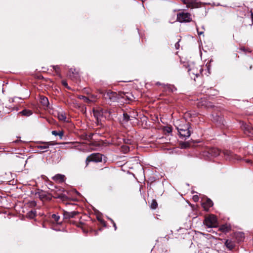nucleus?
Listing matches in <instances>:
<instances>
[{
	"label": "nucleus",
	"mask_w": 253,
	"mask_h": 253,
	"mask_svg": "<svg viewBox=\"0 0 253 253\" xmlns=\"http://www.w3.org/2000/svg\"><path fill=\"white\" fill-rule=\"evenodd\" d=\"M204 223L209 228L215 227L217 225V220L215 215L211 214L206 217Z\"/></svg>",
	"instance_id": "4"
},
{
	"label": "nucleus",
	"mask_w": 253,
	"mask_h": 253,
	"mask_svg": "<svg viewBox=\"0 0 253 253\" xmlns=\"http://www.w3.org/2000/svg\"><path fill=\"white\" fill-rule=\"evenodd\" d=\"M175 47L177 49V48H178V47L179 46L178 43V42H177V43L175 44Z\"/></svg>",
	"instance_id": "45"
},
{
	"label": "nucleus",
	"mask_w": 253,
	"mask_h": 253,
	"mask_svg": "<svg viewBox=\"0 0 253 253\" xmlns=\"http://www.w3.org/2000/svg\"><path fill=\"white\" fill-rule=\"evenodd\" d=\"M220 229L223 232H228V231L230 230V227L229 226L227 225L226 224L222 225L220 227Z\"/></svg>",
	"instance_id": "29"
},
{
	"label": "nucleus",
	"mask_w": 253,
	"mask_h": 253,
	"mask_svg": "<svg viewBox=\"0 0 253 253\" xmlns=\"http://www.w3.org/2000/svg\"><path fill=\"white\" fill-rule=\"evenodd\" d=\"M55 143L52 142H42V144L39 145L38 148L40 149H47L49 148V145H53Z\"/></svg>",
	"instance_id": "14"
},
{
	"label": "nucleus",
	"mask_w": 253,
	"mask_h": 253,
	"mask_svg": "<svg viewBox=\"0 0 253 253\" xmlns=\"http://www.w3.org/2000/svg\"><path fill=\"white\" fill-rule=\"evenodd\" d=\"M89 98L90 99V103L94 102L96 99V96L95 95H91Z\"/></svg>",
	"instance_id": "35"
},
{
	"label": "nucleus",
	"mask_w": 253,
	"mask_h": 253,
	"mask_svg": "<svg viewBox=\"0 0 253 253\" xmlns=\"http://www.w3.org/2000/svg\"><path fill=\"white\" fill-rule=\"evenodd\" d=\"M158 206V204L157 201L155 200H153L152 202L151 205V208L152 209H156Z\"/></svg>",
	"instance_id": "32"
},
{
	"label": "nucleus",
	"mask_w": 253,
	"mask_h": 253,
	"mask_svg": "<svg viewBox=\"0 0 253 253\" xmlns=\"http://www.w3.org/2000/svg\"><path fill=\"white\" fill-rule=\"evenodd\" d=\"M129 115H130L131 118H136L138 116L137 113L134 111L130 112Z\"/></svg>",
	"instance_id": "33"
},
{
	"label": "nucleus",
	"mask_w": 253,
	"mask_h": 253,
	"mask_svg": "<svg viewBox=\"0 0 253 253\" xmlns=\"http://www.w3.org/2000/svg\"><path fill=\"white\" fill-rule=\"evenodd\" d=\"M202 156L206 160H210L211 159V156L210 154V149L205 150L202 152Z\"/></svg>",
	"instance_id": "20"
},
{
	"label": "nucleus",
	"mask_w": 253,
	"mask_h": 253,
	"mask_svg": "<svg viewBox=\"0 0 253 253\" xmlns=\"http://www.w3.org/2000/svg\"><path fill=\"white\" fill-rule=\"evenodd\" d=\"M202 28L203 29V30H205L204 26L202 27Z\"/></svg>",
	"instance_id": "49"
},
{
	"label": "nucleus",
	"mask_w": 253,
	"mask_h": 253,
	"mask_svg": "<svg viewBox=\"0 0 253 253\" xmlns=\"http://www.w3.org/2000/svg\"><path fill=\"white\" fill-rule=\"evenodd\" d=\"M120 97L128 101H132L134 99L133 95L128 92L121 93Z\"/></svg>",
	"instance_id": "10"
},
{
	"label": "nucleus",
	"mask_w": 253,
	"mask_h": 253,
	"mask_svg": "<svg viewBox=\"0 0 253 253\" xmlns=\"http://www.w3.org/2000/svg\"><path fill=\"white\" fill-rule=\"evenodd\" d=\"M51 218L54 220V221L58 224L59 222V220L60 219V216L57 215V214H52L51 215Z\"/></svg>",
	"instance_id": "31"
},
{
	"label": "nucleus",
	"mask_w": 253,
	"mask_h": 253,
	"mask_svg": "<svg viewBox=\"0 0 253 253\" xmlns=\"http://www.w3.org/2000/svg\"><path fill=\"white\" fill-rule=\"evenodd\" d=\"M51 133L52 135H54L55 136H59L61 139L62 138V136L64 135V132L63 131L57 132V131L53 130L51 132Z\"/></svg>",
	"instance_id": "27"
},
{
	"label": "nucleus",
	"mask_w": 253,
	"mask_h": 253,
	"mask_svg": "<svg viewBox=\"0 0 253 253\" xmlns=\"http://www.w3.org/2000/svg\"><path fill=\"white\" fill-rule=\"evenodd\" d=\"M183 3L187 5V7H195V1L194 0H181Z\"/></svg>",
	"instance_id": "16"
},
{
	"label": "nucleus",
	"mask_w": 253,
	"mask_h": 253,
	"mask_svg": "<svg viewBox=\"0 0 253 253\" xmlns=\"http://www.w3.org/2000/svg\"><path fill=\"white\" fill-rule=\"evenodd\" d=\"M93 113L94 116L96 118L97 120L99 119V118L102 115V113L98 110H93Z\"/></svg>",
	"instance_id": "28"
},
{
	"label": "nucleus",
	"mask_w": 253,
	"mask_h": 253,
	"mask_svg": "<svg viewBox=\"0 0 253 253\" xmlns=\"http://www.w3.org/2000/svg\"><path fill=\"white\" fill-rule=\"evenodd\" d=\"M225 245L229 250H232L235 247L234 242L230 240H227L225 243Z\"/></svg>",
	"instance_id": "17"
},
{
	"label": "nucleus",
	"mask_w": 253,
	"mask_h": 253,
	"mask_svg": "<svg viewBox=\"0 0 253 253\" xmlns=\"http://www.w3.org/2000/svg\"><path fill=\"white\" fill-rule=\"evenodd\" d=\"M98 220L100 221L101 224H102L103 225L105 226V222L104 220L98 219Z\"/></svg>",
	"instance_id": "41"
},
{
	"label": "nucleus",
	"mask_w": 253,
	"mask_h": 253,
	"mask_svg": "<svg viewBox=\"0 0 253 253\" xmlns=\"http://www.w3.org/2000/svg\"><path fill=\"white\" fill-rule=\"evenodd\" d=\"M193 198L195 201H197L198 200V196L195 195L193 196Z\"/></svg>",
	"instance_id": "40"
},
{
	"label": "nucleus",
	"mask_w": 253,
	"mask_h": 253,
	"mask_svg": "<svg viewBox=\"0 0 253 253\" xmlns=\"http://www.w3.org/2000/svg\"><path fill=\"white\" fill-rule=\"evenodd\" d=\"M197 32H198V34L199 35H202V34H204V31L200 32V31H199V29H198V28H197Z\"/></svg>",
	"instance_id": "39"
},
{
	"label": "nucleus",
	"mask_w": 253,
	"mask_h": 253,
	"mask_svg": "<svg viewBox=\"0 0 253 253\" xmlns=\"http://www.w3.org/2000/svg\"><path fill=\"white\" fill-rule=\"evenodd\" d=\"M179 122H176L175 127L179 133L180 137L185 139L188 138L191 134V131L190 130V126L189 123L186 122L182 124H178Z\"/></svg>",
	"instance_id": "1"
},
{
	"label": "nucleus",
	"mask_w": 253,
	"mask_h": 253,
	"mask_svg": "<svg viewBox=\"0 0 253 253\" xmlns=\"http://www.w3.org/2000/svg\"><path fill=\"white\" fill-rule=\"evenodd\" d=\"M72 73V74H73V75H77L78 74H77V72L76 71V70L75 69H71L69 71V75L71 77V73Z\"/></svg>",
	"instance_id": "34"
},
{
	"label": "nucleus",
	"mask_w": 253,
	"mask_h": 253,
	"mask_svg": "<svg viewBox=\"0 0 253 253\" xmlns=\"http://www.w3.org/2000/svg\"><path fill=\"white\" fill-rule=\"evenodd\" d=\"M62 84L65 86V87H67L68 86V84H67V83L66 81H62Z\"/></svg>",
	"instance_id": "38"
},
{
	"label": "nucleus",
	"mask_w": 253,
	"mask_h": 253,
	"mask_svg": "<svg viewBox=\"0 0 253 253\" xmlns=\"http://www.w3.org/2000/svg\"><path fill=\"white\" fill-rule=\"evenodd\" d=\"M203 70V69L202 67L198 65L195 67H191L188 70V72L191 78L195 80V78L200 76V75L202 74Z\"/></svg>",
	"instance_id": "5"
},
{
	"label": "nucleus",
	"mask_w": 253,
	"mask_h": 253,
	"mask_svg": "<svg viewBox=\"0 0 253 253\" xmlns=\"http://www.w3.org/2000/svg\"><path fill=\"white\" fill-rule=\"evenodd\" d=\"M223 154L226 160L233 161L235 160H240V157L234 154L232 152L228 150H224L223 151Z\"/></svg>",
	"instance_id": "8"
},
{
	"label": "nucleus",
	"mask_w": 253,
	"mask_h": 253,
	"mask_svg": "<svg viewBox=\"0 0 253 253\" xmlns=\"http://www.w3.org/2000/svg\"><path fill=\"white\" fill-rule=\"evenodd\" d=\"M19 113L21 114L23 116L28 117V116H30V115H31L32 114L33 112L32 111H31L30 110L25 109V110H23V111H21Z\"/></svg>",
	"instance_id": "22"
},
{
	"label": "nucleus",
	"mask_w": 253,
	"mask_h": 253,
	"mask_svg": "<svg viewBox=\"0 0 253 253\" xmlns=\"http://www.w3.org/2000/svg\"><path fill=\"white\" fill-rule=\"evenodd\" d=\"M53 68L56 72H57V71L59 69V67L57 66H53Z\"/></svg>",
	"instance_id": "42"
},
{
	"label": "nucleus",
	"mask_w": 253,
	"mask_h": 253,
	"mask_svg": "<svg viewBox=\"0 0 253 253\" xmlns=\"http://www.w3.org/2000/svg\"><path fill=\"white\" fill-rule=\"evenodd\" d=\"M123 151L125 153H126L129 150V148L126 146H123L122 147Z\"/></svg>",
	"instance_id": "36"
},
{
	"label": "nucleus",
	"mask_w": 253,
	"mask_h": 253,
	"mask_svg": "<svg viewBox=\"0 0 253 253\" xmlns=\"http://www.w3.org/2000/svg\"><path fill=\"white\" fill-rule=\"evenodd\" d=\"M79 212L76 211H73L71 212L64 211L63 215L65 218L69 219L71 218L74 217Z\"/></svg>",
	"instance_id": "12"
},
{
	"label": "nucleus",
	"mask_w": 253,
	"mask_h": 253,
	"mask_svg": "<svg viewBox=\"0 0 253 253\" xmlns=\"http://www.w3.org/2000/svg\"><path fill=\"white\" fill-rule=\"evenodd\" d=\"M109 220L111 221V222H112V223H114V221H113V219H112L111 218H109Z\"/></svg>",
	"instance_id": "46"
},
{
	"label": "nucleus",
	"mask_w": 253,
	"mask_h": 253,
	"mask_svg": "<svg viewBox=\"0 0 253 253\" xmlns=\"http://www.w3.org/2000/svg\"><path fill=\"white\" fill-rule=\"evenodd\" d=\"M51 195L52 197L55 198H59L63 201L67 199V196L64 193V191L63 189L56 187L55 189L51 190Z\"/></svg>",
	"instance_id": "3"
},
{
	"label": "nucleus",
	"mask_w": 253,
	"mask_h": 253,
	"mask_svg": "<svg viewBox=\"0 0 253 253\" xmlns=\"http://www.w3.org/2000/svg\"><path fill=\"white\" fill-rule=\"evenodd\" d=\"M39 196L41 199L47 200H50L51 199V198L49 196L47 195L46 193L43 191H42L39 193Z\"/></svg>",
	"instance_id": "19"
},
{
	"label": "nucleus",
	"mask_w": 253,
	"mask_h": 253,
	"mask_svg": "<svg viewBox=\"0 0 253 253\" xmlns=\"http://www.w3.org/2000/svg\"><path fill=\"white\" fill-rule=\"evenodd\" d=\"M99 93L103 95V98L106 100L111 102L117 101L120 98V95H118L117 92L112 91L111 90H108L106 92H104L102 90H98Z\"/></svg>",
	"instance_id": "2"
},
{
	"label": "nucleus",
	"mask_w": 253,
	"mask_h": 253,
	"mask_svg": "<svg viewBox=\"0 0 253 253\" xmlns=\"http://www.w3.org/2000/svg\"><path fill=\"white\" fill-rule=\"evenodd\" d=\"M32 205H33L34 206H35L36 205V202L35 201H33L32 202Z\"/></svg>",
	"instance_id": "44"
},
{
	"label": "nucleus",
	"mask_w": 253,
	"mask_h": 253,
	"mask_svg": "<svg viewBox=\"0 0 253 253\" xmlns=\"http://www.w3.org/2000/svg\"><path fill=\"white\" fill-rule=\"evenodd\" d=\"M241 50H244V48H241Z\"/></svg>",
	"instance_id": "48"
},
{
	"label": "nucleus",
	"mask_w": 253,
	"mask_h": 253,
	"mask_svg": "<svg viewBox=\"0 0 253 253\" xmlns=\"http://www.w3.org/2000/svg\"><path fill=\"white\" fill-rule=\"evenodd\" d=\"M113 226H114V227L115 228V230H116V229H117V226H116V223L114 222V223H113Z\"/></svg>",
	"instance_id": "43"
},
{
	"label": "nucleus",
	"mask_w": 253,
	"mask_h": 253,
	"mask_svg": "<svg viewBox=\"0 0 253 253\" xmlns=\"http://www.w3.org/2000/svg\"><path fill=\"white\" fill-rule=\"evenodd\" d=\"M58 118L59 120L63 121H66L67 118L65 114L63 113H59L58 114Z\"/></svg>",
	"instance_id": "26"
},
{
	"label": "nucleus",
	"mask_w": 253,
	"mask_h": 253,
	"mask_svg": "<svg viewBox=\"0 0 253 253\" xmlns=\"http://www.w3.org/2000/svg\"><path fill=\"white\" fill-rule=\"evenodd\" d=\"M164 86L165 88L171 92H173L176 90V88L173 85L171 84L164 85Z\"/></svg>",
	"instance_id": "23"
},
{
	"label": "nucleus",
	"mask_w": 253,
	"mask_h": 253,
	"mask_svg": "<svg viewBox=\"0 0 253 253\" xmlns=\"http://www.w3.org/2000/svg\"><path fill=\"white\" fill-rule=\"evenodd\" d=\"M210 154L211 157H215L218 156L220 153V151L216 148H210Z\"/></svg>",
	"instance_id": "13"
},
{
	"label": "nucleus",
	"mask_w": 253,
	"mask_h": 253,
	"mask_svg": "<svg viewBox=\"0 0 253 253\" xmlns=\"http://www.w3.org/2000/svg\"><path fill=\"white\" fill-rule=\"evenodd\" d=\"M78 98L80 99L83 100L84 102L90 103V99L89 97H86L84 95H79Z\"/></svg>",
	"instance_id": "24"
},
{
	"label": "nucleus",
	"mask_w": 253,
	"mask_h": 253,
	"mask_svg": "<svg viewBox=\"0 0 253 253\" xmlns=\"http://www.w3.org/2000/svg\"><path fill=\"white\" fill-rule=\"evenodd\" d=\"M213 206L212 201L210 199H207L206 201L202 203V206L205 210L208 211L210 208Z\"/></svg>",
	"instance_id": "11"
},
{
	"label": "nucleus",
	"mask_w": 253,
	"mask_h": 253,
	"mask_svg": "<svg viewBox=\"0 0 253 253\" xmlns=\"http://www.w3.org/2000/svg\"><path fill=\"white\" fill-rule=\"evenodd\" d=\"M177 20L179 22H188L192 21L191 15L187 12H181L177 14Z\"/></svg>",
	"instance_id": "7"
},
{
	"label": "nucleus",
	"mask_w": 253,
	"mask_h": 253,
	"mask_svg": "<svg viewBox=\"0 0 253 253\" xmlns=\"http://www.w3.org/2000/svg\"><path fill=\"white\" fill-rule=\"evenodd\" d=\"M18 141H19V140H17L13 141V142L17 143Z\"/></svg>",
	"instance_id": "47"
},
{
	"label": "nucleus",
	"mask_w": 253,
	"mask_h": 253,
	"mask_svg": "<svg viewBox=\"0 0 253 253\" xmlns=\"http://www.w3.org/2000/svg\"><path fill=\"white\" fill-rule=\"evenodd\" d=\"M102 160V155L99 153H95L88 156L85 161L86 165L87 166L89 163L93 162L95 163L100 162Z\"/></svg>",
	"instance_id": "6"
},
{
	"label": "nucleus",
	"mask_w": 253,
	"mask_h": 253,
	"mask_svg": "<svg viewBox=\"0 0 253 253\" xmlns=\"http://www.w3.org/2000/svg\"><path fill=\"white\" fill-rule=\"evenodd\" d=\"M242 128L246 135L251 137H253V127L251 124L243 123Z\"/></svg>",
	"instance_id": "9"
},
{
	"label": "nucleus",
	"mask_w": 253,
	"mask_h": 253,
	"mask_svg": "<svg viewBox=\"0 0 253 253\" xmlns=\"http://www.w3.org/2000/svg\"><path fill=\"white\" fill-rule=\"evenodd\" d=\"M36 213L35 210H31L27 213V215L30 218H34L36 216Z\"/></svg>",
	"instance_id": "25"
},
{
	"label": "nucleus",
	"mask_w": 253,
	"mask_h": 253,
	"mask_svg": "<svg viewBox=\"0 0 253 253\" xmlns=\"http://www.w3.org/2000/svg\"><path fill=\"white\" fill-rule=\"evenodd\" d=\"M165 131L168 133H170L172 131V129L170 127H167L165 128Z\"/></svg>",
	"instance_id": "37"
},
{
	"label": "nucleus",
	"mask_w": 253,
	"mask_h": 253,
	"mask_svg": "<svg viewBox=\"0 0 253 253\" xmlns=\"http://www.w3.org/2000/svg\"><path fill=\"white\" fill-rule=\"evenodd\" d=\"M40 99H41L40 102L43 106H45V107L48 106V105L49 104V102H48V98L46 97H45L43 96H41Z\"/></svg>",
	"instance_id": "18"
},
{
	"label": "nucleus",
	"mask_w": 253,
	"mask_h": 253,
	"mask_svg": "<svg viewBox=\"0 0 253 253\" xmlns=\"http://www.w3.org/2000/svg\"><path fill=\"white\" fill-rule=\"evenodd\" d=\"M130 116L127 113L124 112L123 113V121L126 122H127L129 120H130Z\"/></svg>",
	"instance_id": "30"
},
{
	"label": "nucleus",
	"mask_w": 253,
	"mask_h": 253,
	"mask_svg": "<svg viewBox=\"0 0 253 253\" xmlns=\"http://www.w3.org/2000/svg\"><path fill=\"white\" fill-rule=\"evenodd\" d=\"M235 236L238 242L242 241L244 238V234L242 232L236 233Z\"/></svg>",
	"instance_id": "21"
},
{
	"label": "nucleus",
	"mask_w": 253,
	"mask_h": 253,
	"mask_svg": "<svg viewBox=\"0 0 253 253\" xmlns=\"http://www.w3.org/2000/svg\"><path fill=\"white\" fill-rule=\"evenodd\" d=\"M65 176L61 174H57L52 177L53 180L59 182H62L64 181Z\"/></svg>",
	"instance_id": "15"
}]
</instances>
